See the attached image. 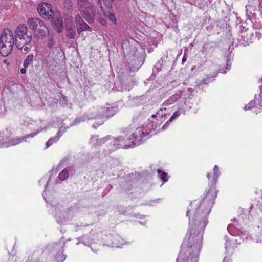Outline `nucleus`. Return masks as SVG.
Wrapping results in <instances>:
<instances>
[{
    "mask_svg": "<svg viewBox=\"0 0 262 262\" xmlns=\"http://www.w3.org/2000/svg\"><path fill=\"white\" fill-rule=\"evenodd\" d=\"M217 191L211 186L201 200H194L190 204L186 215L189 217V227L181 245L176 262H198L202 248L203 235L208 224L207 217L216 197Z\"/></svg>",
    "mask_w": 262,
    "mask_h": 262,
    "instance_id": "obj_1",
    "label": "nucleus"
},
{
    "mask_svg": "<svg viewBox=\"0 0 262 262\" xmlns=\"http://www.w3.org/2000/svg\"><path fill=\"white\" fill-rule=\"evenodd\" d=\"M131 125L125 128V134L117 138H112L110 136V143L113 146L111 150L118 148L127 149L134 148L141 144L143 141L149 139L152 135L147 125L146 127H137L133 132Z\"/></svg>",
    "mask_w": 262,
    "mask_h": 262,
    "instance_id": "obj_2",
    "label": "nucleus"
},
{
    "mask_svg": "<svg viewBox=\"0 0 262 262\" xmlns=\"http://www.w3.org/2000/svg\"><path fill=\"white\" fill-rule=\"evenodd\" d=\"M79 10L82 12L83 17L89 24L92 23L96 18L102 25H105V20L100 17L95 7L88 0H78Z\"/></svg>",
    "mask_w": 262,
    "mask_h": 262,
    "instance_id": "obj_5",
    "label": "nucleus"
},
{
    "mask_svg": "<svg viewBox=\"0 0 262 262\" xmlns=\"http://www.w3.org/2000/svg\"><path fill=\"white\" fill-rule=\"evenodd\" d=\"M26 68L24 67V68H21V69H20V73H21V74H25V73H26Z\"/></svg>",
    "mask_w": 262,
    "mask_h": 262,
    "instance_id": "obj_39",
    "label": "nucleus"
},
{
    "mask_svg": "<svg viewBox=\"0 0 262 262\" xmlns=\"http://www.w3.org/2000/svg\"><path fill=\"white\" fill-rule=\"evenodd\" d=\"M37 10L40 15L45 19H50L53 14L51 5L48 3L40 4L38 6Z\"/></svg>",
    "mask_w": 262,
    "mask_h": 262,
    "instance_id": "obj_13",
    "label": "nucleus"
},
{
    "mask_svg": "<svg viewBox=\"0 0 262 262\" xmlns=\"http://www.w3.org/2000/svg\"><path fill=\"white\" fill-rule=\"evenodd\" d=\"M62 98L64 100L67 101V97L66 96H62Z\"/></svg>",
    "mask_w": 262,
    "mask_h": 262,
    "instance_id": "obj_44",
    "label": "nucleus"
},
{
    "mask_svg": "<svg viewBox=\"0 0 262 262\" xmlns=\"http://www.w3.org/2000/svg\"><path fill=\"white\" fill-rule=\"evenodd\" d=\"M231 66V62L229 60H228L226 66V67H225L226 70H223V69H221L220 72L222 73H226V71L229 70L230 69Z\"/></svg>",
    "mask_w": 262,
    "mask_h": 262,
    "instance_id": "obj_33",
    "label": "nucleus"
},
{
    "mask_svg": "<svg viewBox=\"0 0 262 262\" xmlns=\"http://www.w3.org/2000/svg\"><path fill=\"white\" fill-rule=\"evenodd\" d=\"M181 92L183 93V95L180 102H184V104L187 108H191L192 107V104L194 101L193 96L192 94V90H186Z\"/></svg>",
    "mask_w": 262,
    "mask_h": 262,
    "instance_id": "obj_14",
    "label": "nucleus"
},
{
    "mask_svg": "<svg viewBox=\"0 0 262 262\" xmlns=\"http://www.w3.org/2000/svg\"><path fill=\"white\" fill-rule=\"evenodd\" d=\"M259 87H260V92L258 94V95L262 98V85L259 86Z\"/></svg>",
    "mask_w": 262,
    "mask_h": 262,
    "instance_id": "obj_40",
    "label": "nucleus"
},
{
    "mask_svg": "<svg viewBox=\"0 0 262 262\" xmlns=\"http://www.w3.org/2000/svg\"><path fill=\"white\" fill-rule=\"evenodd\" d=\"M157 172L159 177L163 181V183H166L169 180V177L166 172L163 171L161 169H158Z\"/></svg>",
    "mask_w": 262,
    "mask_h": 262,
    "instance_id": "obj_25",
    "label": "nucleus"
},
{
    "mask_svg": "<svg viewBox=\"0 0 262 262\" xmlns=\"http://www.w3.org/2000/svg\"><path fill=\"white\" fill-rule=\"evenodd\" d=\"M55 44V41L53 38H51L48 41L47 46L49 48H52Z\"/></svg>",
    "mask_w": 262,
    "mask_h": 262,
    "instance_id": "obj_35",
    "label": "nucleus"
},
{
    "mask_svg": "<svg viewBox=\"0 0 262 262\" xmlns=\"http://www.w3.org/2000/svg\"><path fill=\"white\" fill-rule=\"evenodd\" d=\"M217 74L215 73L211 76H208L204 78L201 82L202 84H207L214 80V78L216 76Z\"/></svg>",
    "mask_w": 262,
    "mask_h": 262,
    "instance_id": "obj_28",
    "label": "nucleus"
},
{
    "mask_svg": "<svg viewBox=\"0 0 262 262\" xmlns=\"http://www.w3.org/2000/svg\"><path fill=\"white\" fill-rule=\"evenodd\" d=\"M182 95L183 93L181 91H178L163 103L160 110L157 113L153 114L151 117V119H149L150 123H149L148 125L150 130H155L157 128L158 126H160L164 121L163 118L166 115V114L164 113V111H165L166 110V106L170 105L177 101L180 102Z\"/></svg>",
    "mask_w": 262,
    "mask_h": 262,
    "instance_id": "obj_3",
    "label": "nucleus"
},
{
    "mask_svg": "<svg viewBox=\"0 0 262 262\" xmlns=\"http://www.w3.org/2000/svg\"><path fill=\"white\" fill-rule=\"evenodd\" d=\"M124 244H125L124 241L118 235H116L114 237V241L108 246L112 247H120Z\"/></svg>",
    "mask_w": 262,
    "mask_h": 262,
    "instance_id": "obj_22",
    "label": "nucleus"
},
{
    "mask_svg": "<svg viewBox=\"0 0 262 262\" xmlns=\"http://www.w3.org/2000/svg\"><path fill=\"white\" fill-rule=\"evenodd\" d=\"M14 42L13 32L9 29L4 30L0 36V54L4 57L8 56L12 51Z\"/></svg>",
    "mask_w": 262,
    "mask_h": 262,
    "instance_id": "obj_7",
    "label": "nucleus"
},
{
    "mask_svg": "<svg viewBox=\"0 0 262 262\" xmlns=\"http://www.w3.org/2000/svg\"><path fill=\"white\" fill-rule=\"evenodd\" d=\"M33 57L34 56L32 54H30L26 57L23 62V66L24 67L27 68L32 63L33 60Z\"/></svg>",
    "mask_w": 262,
    "mask_h": 262,
    "instance_id": "obj_27",
    "label": "nucleus"
},
{
    "mask_svg": "<svg viewBox=\"0 0 262 262\" xmlns=\"http://www.w3.org/2000/svg\"><path fill=\"white\" fill-rule=\"evenodd\" d=\"M70 171L67 169H64L62 170L58 175V178L61 181L66 180L69 176Z\"/></svg>",
    "mask_w": 262,
    "mask_h": 262,
    "instance_id": "obj_26",
    "label": "nucleus"
},
{
    "mask_svg": "<svg viewBox=\"0 0 262 262\" xmlns=\"http://www.w3.org/2000/svg\"><path fill=\"white\" fill-rule=\"evenodd\" d=\"M75 19H76V24L79 26L80 24H82L84 22L82 17L79 15H77L76 16Z\"/></svg>",
    "mask_w": 262,
    "mask_h": 262,
    "instance_id": "obj_34",
    "label": "nucleus"
},
{
    "mask_svg": "<svg viewBox=\"0 0 262 262\" xmlns=\"http://www.w3.org/2000/svg\"><path fill=\"white\" fill-rule=\"evenodd\" d=\"M185 113V110L183 108H179V109L176 111L170 117L169 119L166 122V123L165 124V125L162 127V128H163L166 125H167L169 122H171L174 119L178 118L179 116H180L181 114H184Z\"/></svg>",
    "mask_w": 262,
    "mask_h": 262,
    "instance_id": "obj_21",
    "label": "nucleus"
},
{
    "mask_svg": "<svg viewBox=\"0 0 262 262\" xmlns=\"http://www.w3.org/2000/svg\"><path fill=\"white\" fill-rule=\"evenodd\" d=\"M23 49L25 51H28L29 49V48L27 46H25V45H24V47L23 48Z\"/></svg>",
    "mask_w": 262,
    "mask_h": 262,
    "instance_id": "obj_41",
    "label": "nucleus"
},
{
    "mask_svg": "<svg viewBox=\"0 0 262 262\" xmlns=\"http://www.w3.org/2000/svg\"><path fill=\"white\" fill-rule=\"evenodd\" d=\"M26 25L18 26L15 31L14 41L18 49L22 50L24 45L28 44L32 39V36L28 35Z\"/></svg>",
    "mask_w": 262,
    "mask_h": 262,
    "instance_id": "obj_8",
    "label": "nucleus"
},
{
    "mask_svg": "<svg viewBox=\"0 0 262 262\" xmlns=\"http://www.w3.org/2000/svg\"><path fill=\"white\" fill-rule=\"evenodd\" d=\"M83 31H91V28L85 22H83L82 24H80L78 28V31L79 32Z\"/></svg>",
    "mask_w": 262,
    "mask_h": 262,
    "instance_id": "obj_29",
    "label": "nucleus"
},
{
    "mask_svg": "<svg viewBox=\"0 0 262 262\" xmlns=\"http://www.w3.org/2000/svg\"><path fill=\"white\" fill-rule=\"evenodd\" d=\"M117 111V107L107 104L104 106H97L92 108L88 115V119H97L96 124L102 125Z\"/></svg>",
    "mask_w": 262,
    "mask_h": 262,
    "instance_id": "obj_4",
    "label": "nucleus"
},
{
    "mask_svg": "<svg viewBox=\"0 0 262 262\" xmlns=\"http://www.w3.org/2000/svg\"><path fill=\"white\" fill-rule=\"evenodd\" d=\"M46 180H47L46 177H43L40 180L39 183L40 185L42 184V183L45 184V191L42 194V195H43V197L45 200L46 201V202L47 203H49V200H48V199L46 196V190H47V186L49 185V183H52L53 184H56L58 182L54 179V178L53 177L52 174H51L50 176V177H49V180L47 183H46Z\"/></svg>",
    "mask_w": 262,
    "mask_h": 262,
    "instance_id": "obj_15",
    "label": "nucleus"
},
{
    "mask_svg": "<svg viewBox=\"0 0 262 262\" xmlns=\"http://www.w3.org/2000/svg\"><path fill=\"white\" fill-rule=\"evenodd\" d=\"M223 262H231V260L229 257H225L223 260Z\"/></svg>",
    "mask_w": 262,
    "mask_h": 262,
    "instance_id": "obj_38",
    "label": "nucleus"
},
{
    "mask_svg": "<svg viewBox=\"0 0 262 262\" xmlns=\"http://www.w3.org/2000/svg\"><path fill=\"white\" fill-rule=\"evenodd\" d=\"M262 107V98L258 95H256L254 100L251 101L248 104V109L253 107Z\"/></svg>",
    "mask_w": 262,
    "mask_h": 262,
    "instance_id": "obj_19",
    "label": "nucleus"
},
{
    "mask_svg": "<svg viewBox=\"0 0 262 262\" xmlns=\"http://www.w3.org/2000/svg\"><path fill=\"white\" fill-rule=\"evenodd\" d=\"M42 131V129H38L35 133H31L25 135L22 137L15 138L9 139L7 142L4 143V146L6 147H9L11 146H15L23 142H27V139L29 138H33L37 134Z\"/></svg>",
    "mask_w": 262,
    "mask_h": 262,
    "instance_id": "obj_12",
    "label": "nucleus"
},
{
    "mask_svg": "<svg viewBox=\"0 0 262 262\" xmlns=\"http://www.w3.org/2000/svg\"><path fill=\"white\" fill-rule=\"evenodd\" d=\"M67 129V127H63L62 126L60 127L57 135L54 137L51 138L46 142V148H48L54 143H56L58 141L60 137L63 134L64 132H66Z\"/></svg>",
    "mask_w": 262,
    "mask_h": 262,
    "instance_id": "obj_17",
    "label": "nucleus"
},
{
    "mask_svg": "<svg viewBox=\"0 0 262 262\" xmlns=\"http://www.w3.org/2000/svg\"><path fill=\"white\" fill-rule=\"evenodd\" d=\"M78 239L79 242L76 243L77 245L79 244L80 243H82L85 246H90V244L92 243L91 241H89L88 237H79Z\"/></svg>",
    "mask_w": 262,
    "mask_h": 262,
    "instance_id": "obj_31",
    "label": "nucleus"
},
{
    "mask_svg": "<svg viewBox=\"0 0 262 262\" xmlns=\"http://www.w3.org/2000/svg\"><path fill=\"white\" fill-rule=\"evenodd\" d=\"M242 227L238 224V222H235L234 224H230L227 227V230L230 234L229 236L225 237L226 239L225 248H230V243L232 242V246L237 247L238 245L243 243L244 239L242 236H244L241 231Z\"/></svg>",
    "mask_w": 262,
    "mask_h": 262,
    "instance_id": "obj_6",
    "label": "nucleus"
},
{
    "mask_svg": "<svg viewBox=\"0 0 262 262\" xmlns=\"http://www.w3.org/2000/svg\"><path fill=\"white\" fill-rule=\"evenodd\" d=\"M53 25L55 27L58 32H61L63 28V21L60 15L56 16L52 20Z\"/></svg>",
    "mask_w": 262,
    "mask_h": 262,
    "instance_id": "obj_18",
    "label": "nucleus"
},
{
    "mask_svg": "<svg viewBox=\"0 0 262 262\" xmlns=\"http://www.w3.org/2000/svg\"><path fill=\"white\" fill-rule=\"evenodd\" d=\"M113 2V0H98V3L100 5L102 12L105 11L106 10L111 11L112 8Z\"/></svg>",
    "mask_w": 262,
    "mask_h": 262,
    "instance_id": "obj_20",
    "label": "nucleus"
},
{
    "mask_svg": "<svg viewBox=\"0 0 262 262\" xmlns=\"http://www.w3.org/2000/svg\"><path fill=\"white\" fill-rule=\"evenodd\" d=\"M63 251V247H61V252L59 253L58 254L56 255V259L58 262H62L66 258V256L64 255L62 253Z\"/></svg>",
    "mask_w": 262,
    "mask_h": 262,
    "instance_id": "obj_30",
    "label": "nucleus"
},
{
    "mask_svg": "<svg viewBox=\"0 0 262 262\" xmlns=\"http://www.w3.org/2000/svg\"><path fill=\"white\" fill-rule=\"evenodd\" d=\"M221 172L219 171V168L217 165H215L213 168V178L212 180V184L210 185V187L214 185L216 188V183H217V179L220 176Z\"/></svg>",
    "mask_w": 262,
    "mask_h": 262,
    "instance_id": "obj_23",
    "label": "nucleus"
},
{
    "mask_svg": "<svg viewBox=\"0 0 262 262\" xmlns=\"http://www.w3.org/2000/svg\"><path fill=\"white\" fill-rule=\"evenodd\" d=\"M230 248H228L227 249H226L227 251H230L231 250H232L234 248H235L236 247H233V246H232L233 245V243L232 242H230Z\"/></svg>",
    "mask_w": 262,
    "mask_h": 262,
    "instance_id": "obj_37",
    "label": "nucleus"
},
{
    "mask_svg": "<svg viewBox=\"0 0 262 262\" xmlns=\"http://www.w3.org/2000/svg\"><path fill=\"white\" fill-rule=\"evenodd\" d=\"M210 173H207V177L208 178V179H209V181H210Z\"/></svg>",
    "mask_w": 262,
    "mask_h": 262,
    "instance_id": "obj_43",
    "label": "nucleus"
},
{
    "mask_svg": "<svg viewBox=\"0 0 262 262\" xmlns=\"http://www.w3.org/2000/svg\"><path fill=\"white\" fill-rule=\"evenodd\" d=\"M30 29H32L35 35L38 37H42L49 33L48 28L45 23L37 18H31L28 20Z\"/></svg>",
    "mask_w": 262,
    "mask_h": 262,
    "instance_id": "obj_10",
    "label": "nucleus"
},
{
    "mask_svg": "<svg viewBox=\"0 0 262 262\" xmlns=\"http://www.w3.org/2000/svg\"><path fill=\"white\" fill-rule=\"evenodd\" d=\"M110 11L108 10V11H103V14L105 17L107 18L110 21H111L114 24H116L117 20L115 15L110 12Z\"/></svg>",
    "mask_w": 262,
    "mask_h": 262,
    "instance_id": "obj_24",
    "label": "nucleus"
},
{
    "mask_svg": "<svg viewBox=\"0 0 262 262\" xmlns=\"http://www.w3.org/2000/svg\"><path fill=\"white\" fill-rule=\"evenodd\" d=\"M186 61V58L185 56H183L182 60V62L184 63Z\"/></svg>",
    "mask_w": 262,
    "mask_h": 262,
    "instance_id": "obj_42",
    "label": "nucleus"
},
{
    "mask_svg": "<svg viewBox=\"0 0 262 262\" xmlns=\"http://www.w3.org/2000/svg\"><path fill=\"white\" fill-rule=\"evenodd\" d=\"M76 33L75 30L72 28H67V36L70 38H74Z\"/></svg>",
    "mask_w": 262,
    "mask_h": 262,
    "instance_id": "obj_32",
    "label": "nucleus"
},
{
    "mask_svg": "<svg viewBox=\"0 0 262 262\" xmlns=\"http://www.w3.org/2000/svg\"><path fill=\"white\" fill-rule=\"evenodd\" d=\"M110 139V136H107L105 137L99 139L97 136L93 135L92 136L90 140V143L92 146H100L108 141Z\"/></svg>",
    "mask_w": 262,
    "mask_h": 262,
    "instance_id": "obj_16",
    "label": "nucleus"
},
{
    "mask_svg": "<svg viewBox=\"0 0 262 262\" xmlns=\"http://www.w3.org/2000/svg\"><path fill=\"white\" fill-rule=\"evenodd\" d=\"M132 52L127 55L129 59H126L129 66L130 70L134 71L139 69L143 62V59L141 54L134 48Z\"/></svg>",
    "mask_w": 262,
    "mask_h": 262,
    "instance_id": "obj_11",
    "label": "nucleus"
},
{
    "mask_svg": "<svg viewBox=\"0 0 262 262\" xmlns=\"http://www.w3.org/2000/svg\"><path fill=\"white\" fill-rule=\"evenodd\" d=\"M27 127L28 128H29L30 129H33V123H35L33 121H31V122L29 123L28 122H27Z\"/></svg>",
    "mask_w": 262,
    "mask_h": 262,
    "instance_id": "obj_36",
    "label": "nucleus"
},
{
    "mask_svg": "<svg viewBox=\"0 0 262 262\" xmlns=\"http://www.w3.org/2000/svg\"><path fill=\"white\" fill-rule=\"evenodd\" d=\"M53 204L51 203L52 206V208L50 209L51 213L54 216L58 223H65L72 216V211L73 209H69L67 210L63 209V207L59 204L54 207Z\"/></svg>",
    "mask_w": 262,
    "mask_h": 262,
    "instance_id": "obj_9",
    "label": "nucleus"
}]
</instances>
